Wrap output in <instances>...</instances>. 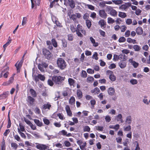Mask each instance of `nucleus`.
I'll list each match as a JSON object with an SVG mask.
<instances>
[{
	"mask_svg": "<svg viewBox=\"0 0 150 150\" xmlns=\"http://www.w3.org/2000/svg\"><path fill=\"white\" fill-rule=\"evenodd\" d=\"M65 79V77L55 76L52 77V80L56 85H60L62 84Z\"/></svg>",
	"mask_w": 150,
	"mask_h": 150,
	"instance_id": "obj_1",
	"label": "nucleus"
},
{
	"mask_svg": "<svg viewBox=\"0 0 150 150\" xmlns=\"http://www.w3.org/2000/svg\"><path fill=\"white\" fill-rule=\"evenodd\" d=\"M57 64L58 67L62 70L65 69L67 66L66 63L62 58H59L57 60Z\"/></svg>",
	"mask_w": 150,
	"mask_h": 150,
	"instance_id": "obj_2",
	"label": "nucleus"
},
{
	"mask_svg": "<svg viewBox=\"0 0 150 150\" xmlns=\"http://www.w3.org/2000/svg\"><path fill=\"white\" fill-rule=\"evenodd\" d=\"M42 52L45 57L48 60L52 59L53 58V55L46 48H43Z\"/></svg>",
	"mask_w": 150,
	"mask_h": 150,
	"instance_id": "obj_3",
	"label": "nucleus"
},
{
	"mask_svg": "<svg viewBox=\"0 0 150 150\" xmlns=\"http://www.w3.org/2000/svg\"><path fill=\"white\" fill-rule=\"evenodd\" d=\"M69 18L71 19H72L74 21H76V18H80L81 16V15L79 13H76L75 14H73L70 16L69 13H68Z\"/></svg>",
	"mask_w": 150,
	"mask_h": 150,
	"instance_id": "obj_4",
	"label": "nucleus"
},
{
	"mask_svg": "<svg viewBox=\"0 0 150 150\" xmlns=\"http://www.w3.org/2000/svg\"><path fill=\"white\" fill-rule=\"evenodd\" d=\"M27 101L29 103L30 106H33L35 102V100L34 98L31 96H28Z\"/></svg>",
	"mask_w": 150,
	"mask_h": 150,
	"instance_id": "obj_5",
	"label": "nucleus"
},
{
	"mask_svg": "<svg viewBox=\"0 0 150 150\" xmlns=\"http://www.w3.org/2000/svg\"><path fill=\"white\" fill-rule=\"evenodd\" d=\"M36 147L40 150H45L47 148L49 147L45 144H38L36 145Z\"/></svg>",
	"mask_w": 150,
	"mask_h": 150,
	"instance_id": "obj_6",
	"label": "nucleus"
},
{
	"mask_svg": "<svg viewBox=\"0 0 150 150\" xmlns=\"http://www.w3.org/2000/svg\"><path fill=\"white\" fill-rule=\"evenodd\" d=\"M23 62V60L22 59L19 62L18 64V62L15 64V66L17 69L18 73H19L20 72V69L22 66Z\"/></svg>",
	"mask_w": 150,
	"mask_h": 150,
	"instance_id": "obj_7",
	"label": "nucleus"
},
{
	"mask_svg": "<svg viewBox=\"0 0 150 150\" xmlns=\"http://www.w3.org/2000/svg\"><path fill=\"white\" fill-rule=\"evenodd\" d=\"M13 81L14 77L13 76L10 78L9 80L8 81L4 82L2 85L5 86L10 85L13 82Z\"/></svg>",
	"mask_w": 150,
	"mask_h": 150,
	"instance_id": "obj_8",
	"label": "nucleus"
},
{
	"mask_svg": "<svg viewBox=\"0 0 150 150\" xmlns=\"http://www.w3.org/2000/svg\"><path fill=\"white\" fill-rule=\"evenodd\" d=\"M99 15L101 17L104 18H106L107 16L104 10H100L99 11Z\"/></svg>",
	"mask_w": 150,
	"mask_h": 150,
	"instance_id": "obj_9",
	"label": "nucleus"
},
{
	"mask_svg": "<svg viewBox=\"0 0 150 150\" xmlns=\"http://www.w3.org/2000/svg\"><path fill=\"white\" fill-rule=\"evenodd\" d=\"M9 95V92L7 91L3 93L2 94L0 95V100L5 99L8 97Z\"/></svg>",
	"mask_w": 150,
	"mask_h": 150,
	"instance_id": "obj_10",
	"label": "nucleus"
},
{
	"mask_svg": "<svg viewBox=\"0 0 150 150\" xmlns=\"http://www.w3.org/2000/svg\"><path fill=\"white\" fill-rule=\"evenodd\" d=\"M98 25H100V27L103 28H105V25H106V22L103 19L100 20L98 22Z\"/></svg>",
	"mask_w": 150,
	"mask_h": 150,
	"instance_id": "obj_11",
	"label": "nucleus"
},
{
	"mask_svg": "<svg viewBox=\"0 0 150 150\" xmlns=\"http://www.w3.org/2000/svg\"><path fill=\"white\" fill-rule=\"evenodd\" d=\"M65 109L67 115L70 117L72 115V113L70 110L69 106L68 105H66L65 107Z\"/></svg>",
	"mask_w": 150,
	"mask_h": 150,
	"instance_id": "obj_12",
	"label": "nucleus"
},
{
	"mask_svg": "<svg viewBox=\"0 0 150 150\" xmlns=\"http://www.w3.org/2000/svg\"><path fill=\"white\" fill-rule=\"evenodd\" d=\"M136 32L137 35H141L143 33L142 28L140 27H138L136 30Z\"/></svg>",
	"mask_w": 150,
	"mask_h": 150,
	"instance_id": "obj_13",
	"label": "nucleus"
},
{
	"mask_svg": "<svg viewBox=\"0 0 150 150\" xmlns=\"http://www.w3.org/2000/svg\"><path fill=\"white\" fill-rule=\"evenodd\" d=\"M108 93L109 95L110 96L113 95L115 92V89L112 87L109 88L108 91Z\"/></svg>",
	"mask_w": 150,
	"mask_h": 150,
	"instance_id": "obj_14",
	"label": "nucleus"
},
{
	"mask_svg": "<svg viewBox=\"0 0 150 150\" xmlns=\"http://www.w3.org/2000/svg\"><path fill=\"white\" fill-rule=\"evenodd\" d=\"M69 4L71 8H74L75 7V4L73 0H68Z\"/></svg>",
	"mask_w": 150,
	"mask_h": 150,
	"instance_id": "obj_15",
	"label": "nucleus"
},
{
	"mask_svg": "<svg viewBox=\"0 0 150 150\" xmlns=\"http://www.w3.org/2000/svg\"><path fill=\"white\" fill-rule=\"evenodd\" d=\"M34 121L37 126L40 127H41L43 126L42 122H40L39 120L35 119L34 120Z\"/></svg>",
	"mask_w": 150,
	"mask_h": 150,
	"instance_id": "obj_16",
	"label": "nucleus"
},
{
	"mask_svg": "<svg viewBox=\"0 0 150 150\" xmlns=\"http://www.w3.org/2000/svg\"><path fill=\"white\" fill-rule=\"evenodd\" d=\"M30 91L31 94L33 97L35 98L37 96V94L36 92L33 89H30Z\"/></svg>",
	"mask_w": 150,
	"mask_h": 150,
	"instance_id": "obj_17",
	"label": "nucleus"
},
{
	"mask_svg": "<svg viewBox=\"0 0 150 150\" xmlns=\"http://www.w3.org/2000/svg\"><path fill=\"white\" fill-rule=\"evenodd\" d=\"M58 1L57 0H54L50 3V8H52L53 6L54 5H59V4L58 3Z\"/></svg>",
	"mask_w": 150,
	"mask_h": 150,
	"instance_id": "obj_18",
	"label": "nucleus"
},
{
	"mask_svg": "<svg viewBox=\"0 0 150 150\" xmlns=\"http://www.w3.org/2000/svg\"><path fill=\"white\" fill-rule=\"evenodd\" d=\"M119 65L121 69H123L126 67V64L125 62H123L122 60L119 63Z\"/></svg>",
	"mask_w": 150,
	"mask_h": 150,
	"instance_id": "obj_19",
	"label": "nucleus"
},
{
	"mask_svg": "<svg viewBox=\"0 0 150 150\" xmlns=\"http://www.w3.org/2000/svg\"><path fill=\"white\" fill-rule=\"evenodd\" d=\"M109 14L112 16H116L117 15V12L114 9H111L110 10Z\"/></svg>",
	"mask_w": 150,
	"mask_h": 150,
	"instance_id": "obj_20",
	"label": "nucleus"
},
{
	"mask_svg": "<svg viewBox=\"0 0 150 150\" xmlns=\"http://www.w3.org/2000/svg\"><path fill=\"white\" fill-rule=\"evenodd\" d=\"M132 121L131 117V116H129L127 117L125 120V122L128 124H130Z\"/></svg>",
	"mask_w": 150,
	"mask_h": 150,
	"instance_id": "obj_21",
	"label": "nucleus"
},
{
	"mask_svg": "<svg viewBox=\"0 0 150 150\" xmlns=\"http://www.w3.org/2000/svg\"><path fill=\"white\" fill-rule=\"evenodd\" d=\"M118 16L121 18H124L127 16V15L125 13L119 12Z\"/></svg>",
	"mask_w": 150,
	"mask_h": 150,
	"instance_id": "obj_22",
	"label": "nucleus"
},
{
	"mask_svg": "<svg viewBox=\"0 0 150 150\" xmlns=\"http://www.w3.org/2000/svg\"><path fill=\"white\" fill-rule=\"evenodd\" d=\"M77 94L79 98H82L83 96L82 93L80 90H77Z\"/></svg>",
	"mask_w": 150,
	"mask_h": 150,
	"instance_id": "obj_23",
	"label": "nucleus"
},
{
	"mask_svg": "<svg viewBox=\"0 0 150 150\" xmlns=\"http://www.w3.org/2000/svg\"><path fill=\"white\" fill-rule=\"evenodd\" d=\"M109 77L110 80L112 81H114L116 80V77L113 74L110 75Z\"/></svg>",
	"mask_w": 150,
	"mask_h": 150,
	"instance_id": "obj_24",
	"label": "nucleus"
},
{
	"mask_svg": "<svg viewBox=\"0 0 150 150\" xmlns=\"http://www.w3.org/2000/svg\"><path fill=\"white\" fill-rule=\"evenodd\" d=\"M86 23L87 28L88 29L90 28L91 25V21L89 20L86 19Z\"/></svg>",
	"mask_w": 150,
	"mask_h": 150,
	"instance_id": "obj_25",
	"label": "nucleus"
},
{
	"mask_svg": "<svg viewBox=\"0 0 150 150\" xmlns=\"http://www.w3.org/2000/svg\"><path fill=\"white\" fill-rule=\"evenodd\" d=\"M76 31H81L82 33H83V29H82V27L80 24H78L77 25Z\"/></svg>",
	"mask_w": 150,
	"mask_h": 150,
	"instance_id": "obj_26",
	"label": "nucleus"
},
{
	"mask_svg": "<svg viewBox=\"0 0 150 150\" xmlns=\"http://www.w3.org/2000/svg\"><path fill=\"white\" fill-rule=\"evenodd\" d=\"M136 40L134 39H132L130 38H128L127 40V41L129 43H133L135 44L136 43Z\"/></svg>",
	"mask_w": 150,
	"mask_h": 150,
	"instance_id": "obj_27",
	"label": "nucleus"
},
{
	"mask_svg": "<svg viewBox=\"0 0 150 150\" xmlns=\"http://www.w3.org/2000/svg\"><path fill=\"white\" fill-rule=\"evenodd\" d=\"M112 1L116 5L121 4L123 3V1L121 0H113Z\"/></svg>",
	"mask_w": 150,
	"mask_h": 150,
	"instance_id": "obj_28",
	"label": "nucleus"
},
{
	"mask_svg": "<svg viewBox=\"0 0 150 150\" xmlns=\"http://www.w3.org/2000/svg\"><path fill=\"white\" fill-rule=\"evenodd\" d=\"M68 81L69 83L70 86H72L75 83L74 80L71 78L68 79Z\"/></svg>",
	"mask_w": 150,
	"mask_h": 150,
	"instance_id": "obj_29",
	"label": "nucleus"
},
{
	"mask_svg": "<svg viewBox=\"0 0 150 150\" xmlns=\"http://www.w3.org/2000/svg\"><path fill=\"white\" fill-rule=\"evenodd\" d=\"M62 43L63 47L65 48L67 47V42L65 39H62Z\"/></svg>",
	"mask_w": 150,
	"mask_h": 150,
	"instance_id": "obj_30",
	"label": "nucleus"
},
{
	"mask_svg": "<svg viewBox=\"0 0 150 150\" xmlns=\"http://www.w3.org/2000/svg\"><path fill=\"white\" fill-rule=\"evenodd\" d=\"M51 107V105L50 104H45L43 105V109L44 110H45L47 109H48L49 110H50Z\"/></svg>",
	"mask_w": 150,
	"mask_h": 150,
	"instance_id": "obj_31",
	"label": "nucleus"
},
{
	"mask_svg": "<svg viewBox=\"0 0 150 150\" xmlns=\"http://www.w3.org/2000/svg\"><path fill=\"white\" fill-rule=\"evenodd\" d=\"M133 48L136 51H139L141 49L140 46L138 45H134L133 47Z\"/></svg>",
	"mask_w": 150,
	"mask_h": 150,
	"instance_id": "obj_32",
	"label": "nucleus"
},
{
	"mask_svg": "<svg viewBox=\"0 0 150 150\" xmlns=\"http://www.w3.org/2000/svg\"><path fill=\"white\" fill-rule=\"evenodd\" d=\"M52 42L53 46L56 47L57 46V44L56 40L54 38H53L51 40Z\"/></svg>",
	"mask_w": 150,
	"mask_h": 150,
	"instance_id": "obj_33",
	"label": "nucleus"
},
{
	"mask_svg": "<svg viewBox=\"0 0 150 150\" xmlns=\"http://www.w3.org/2000/svg\"><path fill=\"white\" fill-rule=\"evenodd\" d=\"M75 100L74 98L72 96L70 98L69 100V103L71 105H72L73 104L75 103Z\"/></svg>",
	"mask_w": 150,
	"mask_h": 150,
	"instance_id": "obj_34",
	"label": "nucleus"
},
{
	"mask_svg": "<svg viewBox=\"0 0 150 150\" xmlns=\"http://www.w3.org/2000/svg\"><path fill=\"white\" fill-rule=\"evenodd\" d=\"M81 76L83 78H86L87 77V74L85 71H82L81 74Z\"/></svg>",
	"mask_w": 150,
	"mask_h": 150,
	"instance_id": "obj_35",
	"label": "nucleus"
},
{
	"mask_svg": "<svg viewBox=\"0 0 150 150\" xmlns=\"http://www.w3.org/2000/svg\"><path fill=\"white\" fill-rule=\"evenodd\" d=\"M115 22L114 20L111 17H108V23H113Z\"/></svg>",
	"mask_w": 150,
	"mask_h": 150,
	"instance_id": "obj_36",
	"label": "nucleus"
},
{
	"mask_svg": "<svg viewBox=\"0 0 150 150\" xmlns=\"http://www.w3.org/2000/svg\"><path fill=\"white\" fill-rule=\"evenodd\" d=\"M31 134L33 135L36 138H40V136L39 135V134L38 133L34 132L31 133Z\"/></svg>",
	"mask_w": 150,
	"mask_h": 150,
	"instance_id": "obj_37",
	"label": "nucleus"
},
{
	"mask_svg": "<svg viewBox=\"0 0 150 150\" xmlns=\"http://www.w3.org/2000/svg\"><path fill=\"white\" fill-rule=\"evenodd\" d=\"M11 146L13 147V149L16 150L18 146V145L15 143H12L11 144Z\"/></svg>",
	"mask_w": 150,
	"mask_h": 150,
	"instance_id": "obj_38",
	"label": "nucleus"
},
{
	"mask_svg": "<svg viewBox=\"0 0 150 150\" xmlns=\"http://www.w3.org/2000/svg\"><path fill=\"white\" fill-rule=\"evenodd\" d=\"M39 79L42 81H44L45 79V77L44 76L42 75L41 74H38V75Z\"/></svg>",
	"mask_w": 150,
	"mask_h": 150,
	"instance_id": "obj_39",
	"label": "nucleus"
},
{
	"mask_svg": "<svg viewBox=\"0 0 150 150\" xmlns=\"http://www.w3.org/2000/svg\"><path fill=\"white\" fill-rule=\"evenodd\" d=\"M43 121L44 122V123L47 125H49L50 123V121L49 120L45 118H44L43 119Z\"/></svg>",
	"mask_w": 150,
	"mask_h": 150,
	"instance_id": "obj_40",
	"label": "nucleus"
},
{
	"mask_svg": "<svg viewBox=\"0 0 150 150\" xmlns=\"http://www.w3.org/2000/svg\"><path fill=\"white\" fill-rule=\"evenodd\" d=\"M125 56L124 54H120L119 56V59L123 60H124L125 59Z\"/></svg>",
	"mask_w": 150,
	"mask_h": 150,
	"instance_id": "obj_41",
	"label": "nucleus"
},
{
	"mask_svg": "<svg viewBox=\"0 0 150 150\" xmlns=\"http://www.w3.org/2000/svg\"><path fill=\"white\" fill-rule=\"evenodd\" d=\"M6 148L5 142L4 139H3L1 144V149Z\"/></svg>",
	"mask_w": 150,
	"mask_h": 150,
	"instance_id": "obj_42",
	"label": "nucleus"
},
{
	"mask_svg": "<svg viewBox=\"0 0 150 150\" xmlns=\"http://www.w3.org/2000/svg\"><path fill=\"white\" fill-rule=\"evenodd\" d=\"M125 41L126 39L124 37H120L118 40V41L119 42H124Z\"/></svg>",
	"mask_w": 150,
	"mask_h": 150,
	"instance_id": "obj_43",
	"label": "nucleus"
},
{
	"mask_svg": "<svg viewBox=\"0 0 150 150\" xmlns=\"http://www.w3.org/2000/svg\"><path fill=\"white\" fill-rule=\"evenodd\" d=\"M130 82L132 85L136 84L137 83V80L135 79H131L130 81Z\"/></svg>",
	"mask_w": 150,
	"mask_h": 150,
	"instance_id": "obj_44",
	"label": "nucleus"
},
{
	"mask_svg": "<svg viewBox=\"0 0 150 150\" xmlns=\"http://www.w3.org/2000/svg\"><path fill=\"white\" fill-rule=\"evenodd\" d=\"M18 131L19 134H20L21 136L25 139L26 138V136L25 134L23 132H21L19 128L18 129Z\"/></svg>",
	"mask_w": 150,
	"mask_h": 150,
	"instance_id": "obj_45",
	"label": "nucleus"
},
{
	"mask_svg": "<svg viewBox=\"0 0 150 150\" xmlns=\"http://www.w3.org/2000/svg\"><path fill=\"white\" fill-rule=\"evenodd\" d=\"M68 40L69 41H72L73 40L74 36L72 34H70L68 35Z\"/></svg>",
	"mask_w": 150,
	"mask_h": 150,
	"instance_id": "obj_46",
	"label": "nucleus"
},
{
	"mask_svg": "<svg viewBox=\"0 0 150 150\" xmlns=\"http://www.w3.org/2000/svg\"><path fill=\"white\" fill-rule=\"evenodd\" d=\"M105 119L106 122H109L111 120V117L109 115L106 116Z\"/></svg>",
	"mask_w": 150,
	"mask_h": 150,
	"instance_id": "obj_47",
	"label": "nucleus"
},
{
	"mask_svg": "<svg viewBox=\"0 0 150 150\" xmlns=\"http://www.w3.org/2000/svg\"><path fill=\"white\" fill-rule=\"evenodd\" d=\"M70 29L71 32L73 33H74L76 31V29L75 28L73 25H71L70 26Z\"/></svg>",
	"mask_w": 150,
	"mask_h": 150,
	"instance_id": "obj_48",
	"label": "nucleus"
},
{
	"mask_svg": "<svg viewBox=\"0 0 150 150\" xmlns=\"http://www.w3.org/2000/svg\"><path fill=\"white\" fill-rule=\"evenodd\" d=\"M83 130L84 132H89L90 130V128L88 126H85Z\"/></svg>",
	"mask_w": 150,
	"mask_h": 150,
	"instance_id": "obj_49",
	"label": "nucleus"
},
{
	"mask_svg": "<svg viewBox=\"0 0 150 150\" xmlns=\"http://www.w3.org/2000/svg\"><path fill=\"white\" fill-rule=\"evenodd\" d=\"M94 78L93 77L91 76L88 77L87 78V81L89 82H92L94 81Z\"/></svg>",
	"mask_w": 150,
	"mask_h": 150,
	"instance_id": "obj_50",
	"label": "nucleus"
},
{
	"mask_svg": "<svg viewBox=\"0 0 150 150\" xmlns=\"http://www.w3.org/2000/svg\"><path fill=\"white\" fill-rule=\"evenodd\" d=\"M116 67V65L114 64H110L109 67V68L110 69H113L115 68Z\"/></svg>",
	"mask_w": 150,
	"mask_h": 150,
	"instance_id": "obj_51",
	"label": "nucleus"
},
{
	"mask_svg": "<svg viewBox=\"0 0 150 150\" xmlns=\"http://www.w3.org/2000/svg\"><path fill=\"white\" fill-rule=\"evenodd\" d=\"M65 146L66 147H69L71 146V143L68 141H65L64 142Z\"/></svg>",
	"mask_w": 150,
	"mask_h": 150,
	"instance_id": "obj_52",
	"label": "nucleus"
},
{
	"mask_svg": "<svg viewBox=\"0 0 150 150\" xmlns=\"http://www.w3.org/2000/svg\"><path fill=\"white\" fill-rule=\"evenodd\" d=\"M126 22L127 24L129 25L132 23V20L131 18L127 19V20L126 21Z\"/></svg>",
	"mask_w": 150,
	"mask_h": 150,
	"instance_id": "obj_53",
	"label": "nucleus"
},
{
	"mask_svg": "<svg viewBox=\"0 0 150 150\" xmlns=\"http://www.w3.org/2000/svg\"><path fill=\"white\" fill-rule=\"evenodd\" d=\"M119 59V56L116 54H114L113 55V60L115 61H116Z\"/></svg>",
	"mask_w": 150,
	"mask_h": 150,
	"instance_id": "obj_54",
	"label": "nucleus"
},
{
	"mask_svg": "<svg viewBox=\"0 0 150 150\" xmlns=\"http://www.w3.org/2000/svg\"><path fill=\"white\" fill-rule=\"evenodd\" d=\"M86 6H87V7H88V8L92 10H94V9H95V7H94L91 5H89V4H87L86 5Z\"/></svg>",
	"mask_w": 150,
	"mask_h": 150,
	"instance_id": "obj_55",
	"label": "nucleus"
},
{
	"mask_svg": "<svg viewBox=\"0 0 150 150\" xmlns=\"http://www.w3.org/2000/svg\"><path fill=\"white\" fill-rule=\"evenodd\" d=\"M87 71L88 73L90 74H93L94 72V71L93 70H92V69L89 68L87 69Z\"/></svg>",
	"mask_w": 150,
	"mask_h": 150,
	"instance_id": "obj_56",
	"label": "nucleus"
},
{
	"mask_svg": "<svg viewBox=\"0 0 150 150\" xmlns=\"http://www.w3.org/2000/svg\"><path fill=\"white\" fill-rule=\"evenodd\" d=\"M92 58L93 59H95L96 60H97L98 59V53L96 52H95L93 55Z\"/></svg>",
	"mask_w": 150,
	"mask_h": 150,
	"instance_id": "obj_57",
	"label": "nucleus"
},
{
	"mask_svg": "<svg viewBox=\"0 0 150 150\" xmlns=\"http://www.w3.org/2000/svg\"><path fill=\"white\" fill-rule=\"evenodd\" d=\"M53 81L51 80V79H49L48 80L47 82L48 84L50 86H52L54 84Z\"/></svg>",
	"mask_w": 150,
	"mask_h": 150,
	"instance_id": "obj_58",
	"label": "nucleus"
},
{
	"mask_svg": "<svg viewBox=\"0 0 150 150\" xmlns=\"http://www.w3.org/2000/svg\"><path fill=\"white\" fill-rule=\"evenodd\" d=\"M132 64L134 68H137L139 64L138 63L136 62L135 61Z\"/></svg>",
	"mask_w": 150,
	"mask_h": 150,
	"instance_id": "obj_59",
	"label": "nucleus"
},
{
	"mask_svg": "<svg viewBox=\"0 0 150 150\" xmlns=\"http://www.w3.org/2000/svg\"><path fill=\"white\" fill-rule=\"evenodd\" d=\"M99 6L102 7H104L105 6V1H103L99 3Z\"/></svg>",
	"mask_w": 150,
	"mask_h": 150,
	"instance_id": "obj_60",
	"label": "nucleus"
},
{
	"mask_svg": "<svg viewBox=\"0 0 150 150\" xmlns=\"http://www.w3.org/2000/svg\"><path fill=\"white\" fill-rule=\"evenodd\" d=\"M24 120L25 122L28 125H30L32 123L28 119H26L25 117H24Z\"/></svg>",
	"mask_w": 150,
	"mask_h": 150,
	"instance_id": "obj_61",
	"label": "nucleus"
},
{
	"mask_svg": "<svg viewBox=\"0 0 150 150\" xmlns=\"http://www.w3.org/2000/svg\"><path fill=\"white\" fill-rule=\"evenodd\" d=\"M141 10L139 9H137L136 10L135 14L139 16L141 13Z\"/></svg>",
	"mask_w": 150,
	"mask_h": 150,
	"instance_id": "obj_62",
	"label": "nucleus"
},
{
	"mask_svg": "<svg viewBox=\"0 0 150 150\" xmlns=\"http://www.w3.org/2000/svg\"><path fill=\"white\" fill-rule=\"evenodd\" d=\"M55 23L57 27H62V25H61V24L58 21H55Z\"/></svg>",
	"mask_w": 150,
	"mask_h": 150,
	"instance_id": "obj_63",
	"label": "nucleus"
},
{
	"mask_svg": "<svg viewBox=\"0 0 150 150\" xmlns=\"http://www.w3.org/2000/svg\"><path fill=\"white\" fill-rule=\"evenodd\" d=\"M99 32L100 35H101L103 37H104L105 36V33L104 31L100 29L99 30Z\"/></svg>",
	"mask_w": 150,
	"mask_h": 150,
	"instance_id": "obj_64",
	"label": "nucleus"
}]
</instances>
